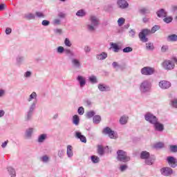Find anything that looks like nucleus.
Masks as SVG:
<instances>
[{
    "label": "nucleus",
    "mask_w": 177,
    "mask_h": 177,
    "mask_svg": "<svg viewBox=\"0 0 177 177\" xmlns=\"http://www.w3.org/2000/svg\"><path fill=\"white\" fill-rule=\"evenodd\" d=\"M158 30H160V26L158 25H155L151 30L149 29H143L138 35L140 40L141 42H147L149 39L146 36L150 34H154Z\"/></svg>",
    "instance_id": "f257e3e1"
},
{
    "label": "nucleus",
    "mask_w": 177,
    "mask_h": 177,
    "mask_svg": "<svg viewBox=\"0 0 177 177\" xmlns=\"http://www.w3.org/2000/svg\"><path fill=\"white\" fill-rule=\"evenodd\" d=\"M153 128L155 131L158 132H162L164 131V124L158 122V120H156V122L153 123Z\"/></svg>",
    "instance_id": "ddd939ff"
},
{
    "label": "nucleus",
    "mask_w": 177,
    "mask_h": 177,
    "mask_svg": "<svg viewBox=\"0 0 177 177\" xmlns=\"http://www.w3.org/2000/svg\"><path fill=\"white\" fill-rule=\"evenodd\" d=\"M64 44L66 46H68V47L71 46L72 45L71 41H70V39H68V38L65 39Z\"/></svg>",
    "instance_id": "13d9d810"
},
{
    "label": "nucleus",
    "mask_w": 177,
    "mask_h": 177,
    "mask_svg": "<svg viewBox=\"0 0 177 177\" xmlns=\"http://www.w3.org/2000/svg\"><path fill=\"white\" fill-rule=\"evenodd\" d=\"M71 64L75 68H81L82 64H81V61L77 58H73L71 59Z\"/></svg>",
    "instance_id": "2eb2a0df"
},
{
    "label": "nucleus",
    "mask_w": 177,
    "mask_h": 177,
    "mask_svg": "<svg viewBox=\"0 0 177 177\" xmlns=\"http://www.w3.org/2000/svg\"><path fill=\"white\" fill-rule=\"evenodd\" d=\"M8 171L9 172L11 177H16V170L13 167H8Z\"/></svg>",
    "instance_id": "c756f323"
},
{
    "label": "nucleus",
    "mask_w": 177,
    "mask_h": 177,
    "mask_svg": "<svg viewBox=\"0 0 177 177\" xmlns=\"http://www.w3.org/2000/svg\"><path fill=\"white\" fill-rule=\"evenodd\" d=\"M76 16H77V17H85V16H86V11H85V10H79L77 12H76Z\"/></svg>",
    "instance_id": "bb28decb"
},
{
    "label": "nucleus",
    "mask_w": 177,
    "mask_h": 177,
    "mask_svg": "<svg viewBox=\"0 0 177 177\" xmlns=\"http://www.w3.org/2000/svg\"><path fill=\"white\" fill-rule=\"evenodd\" d=\"M32 114H34L33 112H30L29 111H28L25 117V120L26 121H30V120H31V118H32Z\"/></svg>",
    "instance_id": "72a5a7b5"
},
{
    "label": "nucleus",
    "mask_w": 177,
    "mask_h": 177,
    "mask_svg": "<svg viewBox=\"0 0 177 177\" xmlns=\"http://www.w3.org/2000/svg\"><path fill=\"white\" fill-rule=\"evenodd\" d=\"M97 153L99 154V156H103V154H104V149L103 148V146H97Z\"/></svg>",
    "instance_id": "7c9ffc66"
},
{
    "label": "nucleus",
    "mask_w": 177,
    "mask_h": 177,
    "mask_svg": "<svg viewBox=\"0 0 177 177\" xmlns=\"http://www.w3.org/2000/svg\"><path fill=\"white\" fill-rule=\"evenodd\" d=\"M61 23H62V21L59 19H55L53 20V24L55 26H60Z\"/></svg>",
    "instance_id": "6e6d98bb"
},
{
    "label": "nucleus",
    "mask_w": 177,
    "mask_h": 177,
    "mask_svg": "<svg viewBox=\"0 0 177 177\" xmlns=\"http://www.w3.org/2000/svg\"><path fill=\"white\" fill-rule=\"evenodd\" d=\"M64 50H65L64 47L58 46L57 48V53L62 54V53H64Z\"/></svg>",
    "instance_id": "3c124183"
},
{
    "label": "nucleus",
    "mask_w": 177,
    "mask_h": 177,
    "mask_svg": "<svg viewBox=\"0 0 177 177\" xmlns=\"http://www.w3.org/2000/svg\"><path fill=\"white\" fill-rule=\"evenodd\" d=\"M36 106H37V101H35L30 106L28 111H30L31 113H34V110H35Z\"/></svg>",
    "instance_id": "473e14b6"
},
{
    "label": "nucleus",
    "mask_w": 177,
    "mask_h": 177,
    "mask_svg": "<svg viewBox=\"0 0 177 177\" xmlns=\"http://www.w3.org/2000/svg\"><path fill=\"white\" fill-rule=\"evenodd\" d=\"M118 5L121 9H125L128 8V6H129V4H128V2H127V0H118Z\"/></svg>",
    "instance_id": "dca6fc26"
},
{
    "label": "nucleus",
    "mask_w": 177,
    "mask_h": 177,
    "mask_svg": "<svg viewBox=\"0 0 177 177\" xmlns=\"http://www.w3.org/2000/svg\"><path fill=\"white\" fill-rule=\"evenodd\" d=\"M35 16L38 17L39 19H44L45 18V14L42 12H36Z\"/></svg>",
    "instance_id": "a19ab883"
},
{
    "label": "nucleus",
    "mask_w": 177,
    "mask_h": 177,
    "mask_svg": "<svg viewBox=\"0 0 177 177\" xmlns=\"http://www.w3.org/2000/svg\"><path fill=\"white\" fill-rule=\"evenodd\" d=\"M32 99H37V93L32 92L30 95L29 99H28V102H31V100H32Z\"/></svg>",
    "instance_id": "79ce46f5"
},
{
    "label": "nucleus",
    "mask_w": 177,
    "mask_h": 177,
    "mask_svg": "<svg viewBox=\"0 0 177 177\" xmlns=\"http://www.w3.org/2000/svg\"><path fill=\"white\" fill-rule=\"evenodd\" d=\"M117 160L118 161H121V162H128V161H131V158L125 151L120 149L117 151Z\"/></svg>",
    "instance_id": "7ed1b4c3"
},
{
    "label": "nucleus",
    "mask_w": 177,
    "mask_h": 177,
    "mask_svg": "<svg viewBox=\"0 0 177 177\" xmlns=\"http://www.w3.org/2000/svg\"><path fill=\"white\" fill-rule=\"evenodd\" d=\"M41 161H42V162H48V161H49V156H48L46 155L43 156L41 158Z\"/></svg>",
    "instance_id": "8fccbe9b"
},
{
    "label": "nucleus",
    "mask_w": 177,
    "mask_h": 177,
    "mask_svg": "<svg viewBox=\"0 0 177 177\" xmlns=\"http://www.w3.org/2000/svg\"><path fill=\"white\" fill-rule=\"evenodd\" d=\"M151 89V83L149 80L143 81L140 86V91L142 93H147V92H150Z\"/></svg>",
    "instance_id": "39448f33"
},
{
    "label": "nucleus",
    "mask_w": 177,
    "mask_h": 177,
    "mask_svg": "<svg viewBox=\"0 0 177 177\" xmlns=\"http://www.w3.org/2000/svg\"><path fill=\"white\" fill-rule=\"evenodd\" d=\"M25 19H27V20H34L35 19V15L32 13H28L25 15Z\"/></svg>",
    "instance_id": "2f4dec72"
},
{
    "label": "nucleus",
    "mask_w": 177,
    "mask_h": 177,
    "mask_svg": "<svg viewBox=\"0 0 177 177\" xmlns=\"http://www.w3.org/2000/svg\"><path fill=\"white\" fill-rule=\"evenodd\" d=\"M112 66L113 67V68H120V70H124V68H122V66H121L120 64H118V62H114L112 63Z\"/></svg>",
    "instance_id": "37998d69"
},
{
    "label": "nucleus",
    "mask_w": 177,
    "mask_h": 177,
    "mask_svg": "<svg viewBox=\"0 0 177 177\" xmlns=\"http://www.w3.org/2000/svg\"><path fill=\"white\" fill-rule=\"evenodd\" d=\"M128 169V165H122L120 167V170L121 172H124V171H126Z\"/></svg>",
    "instance_id": "5fc2aeb1"
},
{
    "label": "nucleus",
    "mask_w": 177,
    "mask_h": 177,
    "mask_svg": "<svg viewBox=\"0 0 177 177\" xmlns=\"http://www.w3.org/2000/svg\"><path fill=\"white\" fill-rule=\"evenodd\" d=\"M146 48L148 50H153V49H154V46L151 43H147Z\"/></svg>",
    "instance_id": "49530a36"
},
{
    "label": "nucleus",
    "mask_w": 177,
    "mask_h": 177,
    "mask_svg": "<svg viewBox=\"0 0 177 177\" xmlns=\"http://www.w3.org/2000/svg\"><path fill=\"white\" fill-rule=\"evenodd\" d=\"M91 50H92V48H91V46H84L85 53H91Z\"/></svg>",
    "instance_id": "bf43d9fd"
},
{
    "label": "nucleus",
    "mask_w": 177,
    "mask_h": 177,
    "mask_svg": "<svg viewBox=\"0 0 177 177\" xmlns=\"http://www.w3.org/2000/svg\"><path fill=\"white\" fill-rule=\"evenodd\" d=\"M159 86L161 89H168V88H171V82L166 80H162L159 82Z\"/></svg>",
    "instance_id": "f8f14e48"
},
{
    "label": "nucleus",
    "mask_w": 177,
    "mask_h": 177,
    "mask_svg": "<svg viewBox=\"0 0 177 177\" xmlns=\"http://www.w3.org/2000/svg\"><path fill=\"white\" fill-rule=\"evenodd\" d=\"M98 89L101 92H109V91H110V86L104 85V84H99Z\"/></svg>",
    "instance_id": "412c9836"
},
{
    "label": "nucleus",
    "mask_w": 177,
    "mask_h": 177,
    "mask_svg": "<svg viewBox=\"0 0 177 177\" xmlns=\"http://www.w3.org/2000/svg\"><path fill=\"white\" fill-rule=\"evenodd\" d=\"M73 124L75 125L80 124V117L77 115H74L73 117Z\"/></svg>",
    "instance_id": "c85d7f7f"
},
{
    "label": "nucleus",
    "mask_w": 177,
    "mask_h": 177,
    "mask_svg": "<svg viewBox=\"0 0 177 177\" xmlns=\"http://www.w3.org/2000/svg\"><path fill=\"white\" fill-rule=\"evenodd\" d=\"M160 172L164 176H170L174 171L171 167H163L160 169Z\"/></svg>",
    "instance_id": "9b49d317"
},
{
    "label": "nucleus",
    "mask_w": 177,
    "mask_h": 177,
    "mask_svg": "<svg viewBox=\"0 0 177 177\" xmlns=\"http://www.w3.org/2000/svg\"><path fill=\"white\" fill-rule=\"evenodd\" d=\"M93 121L94 124H100L102 121V118L99 115H96L93 117Z\"/></svg>",
    "instance_id": "cd10ccee"
},
{
    "label": "nucleus",
    "mask_w": 177,
    "mask_h": 177,
    "mask_svg": "<svg viewBox=\"0 0 177 177\" xmlns=\"http://www.w3.org/2000/svg\"><path fill=\"white\" fill-rule=\"evenodd\" d=\"M88 81H90L91 84L97 83V79H96V76H93V75L88 77Z\"/></svg>",
    "instance_id": "f704fd0d"
},
{
    "label": "nucleus",
    "mask_w": 177,
    "mask_h": 177,
    "mask_svg": "<svg viewBox=\"0 0 177 177\" xmlns=\"http://www.w3.org/2000/svg\"><path fill=\"white\" fill-rule=\"evenodd\" d=\"M58 17L60 19H64L66 17V14L64 12H59L58 13Z\"/></svg>",
    "instance_id": "0e129e2a"
},
{
    "label": "nucleus",
    "mask_w": 177,
    "mask_h": 177,
    "mask_svg": "<svg viewBox=\"0 0 177 177\" xmlns=\"http://www.w3.org/2000/svg\"><path fill=\"white\" fill-rule=\"evenodd\" d=\"M174 19L172 18V17H165L164 19H163V21L165 23H167V24H169V23H171L172 22V20Z\"/></svg>",
    "instance_id": "4c0bfd02"
},
{
    "label": "nucleus",
    "mask_w": 177,
    "mask_h": 177,
    "mask_svg": "<svg viewBox=\"0 0 177 177\" xmlns=\"http://www.w3.org/2000/svg\"><path fill=\"white\" fill-rule=\"evenodd\" d=\"M158 17H167V12H165V10L160 9L157 12Z\"/></svg>",
    "instance_id": "393cba45"
},
{
    "label": "nucleus",
    "mask_w": 177,
    "mask_h": 177,
    "mask_svg": "<svg viewBox=\"0 0 177 177\" xmlns=\"http://www.w3.org/2000/svg\"><path fill=\"white\" fill-rule=\"evenodd\" d=\"M170 151H172V153H176L177 151V145H170Z\"/></svg>",
    "instance_id": "864d4df0"
},
{
    "label": "nucleus",
    "mask_w": 177,
    "mask_h": 177,
    "mask_svg": "<svg viewBox=\"0 0 177 177\" xmlns=\"http://www.w3.org/2000/svg\"><path fill=\"white\" fill-rule=\"evenodd\" d=\"M64 53H65V55H66L67 56H74V53H73V51H71V50L70 49L66 48L64 50Z\"/></svg>",
    "instance_id": "ea45409f"
},
{
    "label": "nucleus",
    "mask_w": 177,
    "mask_h": 177,
    "mask_svg": "<svg viewBox=\"0 0 177 177\" xmlns=\"http://www.w3.org/2000/svg\"><path fill=\"white\" fill-rule=\"evenodd\" d=\"M154 71V68L150 66H145L140 70L142 75H153Z\"/></svg>",
    "instance_id": "0eeeda50"
},
{
    "label": "nucleus",
    "mask_w": 177,
    "mask_h": 177,
    "mask_svg": "<svg viewBox=\"0 0 177 177\" xmlns=\"http://www.w3.org/2000/svg\"><path fill=\"white\" fill-rule=\"evenodd\" d=\"M34 132V128H29L26 129L25 133V136L27 139H30L31 136H32V133Z\"/></svg>",
    "instance_id": "4be33fe9"
},
{
    "label": "nucleus",
    "mask_w": 177,
    "mask_h": 177,
    "mask_svg": "<svg viewBox=\"0 0 177 177\" xmlns=\"http://www.w3.org/2000/svg\"><path fill=\"white\" fill-rule=\"evenodd\" d=\"M110 45L111 48L113 49L115 53H118V52H120V46H118V44L115 43H111Z\"/></svg>",
    "instance_id": "b1692460"
},
{
    "label": "nucleus",
    "mask_w": 177,
    "mask_h": 177,
    "mask_svg": "<svg viewBox=\"0 0 177 177\" xmlns=\"http://www.w3.org/2000/svg\"><path fill=\"white\" fill-rule=\"evenodd\" d=\"M171 105L175 109H177V99L171 100Z\"/></svg>",
    "instance_id": "4d7b16f0"
},
{
    "label": "nucleus",
    "mask_w": 177,
    "mask_h": 177,
    "mask_svg": "<svg viewBox=\"0 0 177 177\" xmlns=\"http://www.w3.org/2000/svg\"><path fill=\"white\" fill-rule=\"evenodd\" d=\"M107 53L106 52H102L100 54H97L96 55V59L97 60H106V59H107Z\"/></svg>",
    "instance_id": "6ab92c4d"
},
{
    "label": "nucleus",
    "mask_w": 177,
    "mask_h": 177,
    "mask_svg": "<svg viewBox=\"0 0 177 177\" xmlns=\"http://www.w3.org/2000/svg\"><path fill=\"white\" fill-rule=\"evenodd\" d=\"M102 133L104 135H109L110 139H117L118 138L117 133L114 132V131L111 130L110 127L104 128L102 131Z\"/></svg>",
    "instance_id": "423d86ee"
},
{
    "label": "nucleus",
    "mask_w": 177,
    "mask_h": 177,
    "mask_svg": "<svg viewBox=\"0 0 177 177\" xmlns=\"http://www.w3.org/2000/svg\"><path fill=\"white\" fill-rule=\"evenodd\" d=\"M138 12L140 15L145 16V15H149V13H150V9H149L147 7L140 8L138 9Z\"/></svg>",
    "instance_id": "a211bd4d"
},
{
    "label": "nucleus",
    "mask_w": 177,
    "mask_h": 177,
    "mask_svg": "<svg viewBox=\"0 0 177 177\" xmlns=\"http://www.w3.org/2000/svg\"><path fill=\"white\" fill-rule=\"evenodd\" d=\"M91 161L94 164H97V162H99L100 161V158H99V157H97L96 156H91Z\"/></svg>",
    "instance_id": "c9c22d12"
},
{
    "label": "nucleus",
    "mask_w": 177,
    "mask_h": 177,
    "mask_svg": "<svg viewBox=\"0 0 177 177\" xmlns=\"http://www.w3.org/2000/svg\"><path fill=\"white\" fill-rule=\"evenodd\" d=\"M167 162L171 168H175L177 166L176 159L172 156L167 157Z\"/></svg>",
    "instance_id": "4468645a"
},
{
    "label": "nucleus",
    "mask_w": 177,
    "mask_h": 177,
    "mask_svg": "<svg viewBox=\"0 0 177 177\" xmlns=\"http://www.w3.org/2000/svg\"><path fill=\"white\" fill-rule=\"evenodd\" d=\"M156 149H162L164 147V142H158L155 145Z\"/></svg>",
    "instance_id": "603ef678"
},
{
    "label": "nucleus",
    "mask_w": 177,
    "mask_h": 177,
    "mask_svg": "<svg viewBox=\"0 0 177 177\" xmlns=\"http://www.w3.org/2000/svg\"><path fill=\"white\" fill-rule=\"evenodd\" d=\"M124 23H125V19L121 17L118 20V24L120 27H121V26H122L124 24Z\"/></svg>",
    "instance_id": "09e8293b"
},
{
    "label": "nucleus",
    "mask_w": 177,
    "mask_h": 177,
    "mask_svg": "<svg viewBox=\"0 0 177 177\" xmlns=\"http://www.w3.org/2000/svg\"><path fill=\"white\" fill-rule=\"evenodd\" d=\"M46 139H48V134L42 133L38 136L37 142L38 143H44Z\"/></svg>",
    "instance_id": "aec40b11"
},
{
    "label": "nucleus",
    "mask_w": 177,
    "mask_h": 177,
    "mask_svg": "<svg viewBox=\"0 0 177 177\" xmlns=\"http://www.w3.org/2000/svg\"><path fill=\"white\" fill-rule=\"evenodd\" d=\"M24 77L25 78H30V77H31V72L30 71H26L25 73H24Z\"/></svg>",
    "instance_id": "e2e57ef3"
},
{
    "label": "nucleus",
    "mask_w": 177,
    "mask_h": 177,
    "mask_svg": "<svg viewBox=\"0 0 177 177\" xmlns=\"http://www.w3.org/2000/svg\"><path fill=\"white\" fill-rule=\"evenodd\" d=\"M95 111H90L86 113V117L87 118H92V117L95 116Z\"/></svg>",
    "instance_id": "e433bc0d"
},
{
    "label": "nucleus",
    "mask_w": 177,
    "mask_h": 177,
    "mask_svg": "<svg viewBox=\"0 0 177 177\" xmlns=\"http://www.w3.org/2000/svg\"><path fill=\"white\" fill-rule=\"evenodd\" d=\"M76 81H77L80 85V88H81V89H82V88H84L85 85H86V77L81 75H77V77H76Z\"/></svg>",
    "instance_id": "9d476101"
},
{
    "label": "nucleus",
    "mask_w": 177,
    "mask_h": 177,
    "mask_svg": "<svg viewBox=\"0 0 177 177\" xmlns=\"http://www.w3.org/2000/svg\"><path fill=\"white\" fill-rule=\"evenodd\" d=\"M132 50H133V49L131 47H126L124 48H123L122 51L124 53H129V52H132Z\"/></svg>",
    "instance_id": "de8ad7c7"
},
{
    "label": "nucleus",
    "mask_w": 177,
    "mask_h": 177,
    "mask_svg": "<svg viewBox=\"0 0 177 177\" xmlns=\"http://www.w3.org/2000/svg\"><path fill=\"white\" fill-rule=\"evenodd\" d=\"M129 34H130L129 36L132 37V38H133V37H135V30H131L129 32Z\"/></svg>",
    "instance_id": "774afa93"
},
{
    "label": "nucleus",
    "mask_w": 177,
    "mask_h": 177,
    "mask_svg": "<svg viewBox=\"0 0 177 177\" xmlns=\"http://www.w3.org/2000/svg\"><path fill=\"white\" fill-rule=\"evenodd\" d=\"M129 118L127 115L121 116V118H120V120H119L120 124H121V125H126V124H127V122H128Z\"/></svg>",
    "instance_id": "5701e85b"
},
{
    "label": "nucleus",
    "mask_w": 177,
    "mask_h": 177,
    "mask_svg": "<svg viewBox=\"0 0 177 177\" xmlns=\"http://www.w3.org/2000/svg\"><path fill=\"white\" fill-rule=\"evenodd\" d=\"M66 154L69 158H71V157H73V147L71 145L67 146Z\"/></svg>",
    "instance_id": "a878e982"
},
{
    "label": "nucleus",
    "mask_w": 177,
    "mask_h": 177,
    "mask_svg": "<svg viewBox=\"0 0 177 177\" xmlns=\"http://www.w3.org/2000/svg\"><path fill=\"white\" fill-rule=\"evenodd\" d=\"M42 26H44V27H46L49 24H50V22L48 20H43L41 22Z\"/></svg>",
    "instance_id": "680f3d73"
},
{
    "label": "nucleus",
    "mask_w": 177,
    "mask_h": 177,
    "mask_svg": "<svg viewBox=\"0 0 177 177\" xmlns=\"http://www.w3.org/2000/svg\"><path fill=\"white\" fill-rule=\"evenodd\" d=\"M168 50V46H162L161 48V52H167Z\"/></svg>",
    "instance_id": "69168bd1"
},
{
    "label": "nucleus",
    "mask_w": 177,
    "mask_h": 177,
    "mask_svg": "<svg viewBox=\"0 0 177 177\" xmlns=\"http://www.w3.org/2000/svg\"><path fill=\"white\" fill-rule=\"evenodd\" d=\"M75 138L77 139H80L83 143H86V137L81 133V132L76 131L75 132Z\"/></svg>",
    "instance_id": "f3484780"
},
{
    "label": "nucleus",
    "mask_w": 177,
    "mask_h": 177,
    "mask_svg": "<svg viewBox=\"0 0 177 177\" xmlns=\"http://www.w3.org/2000/svg\"><path fill=\"white\" fill-rule=\"evenodd\" d=\"M89 21L90 24L87 25V30H88V31H95L96 27H97L100 23L99 18L95 15H91Z\"/></svg>",
    "instance_id": "f03ea898"
},
{
    "label": "nucleus",
    "mask_w": 177,
    "mask_h": 177,
    "mask_svg": "<svg viewBox=\"0 0 177 177\" xmlns=\"http://www.w3.org/2000/svg\"><path fill=\"white\" fill-rule=\"evenodd\" d=\"M77 113L80 115H84V113H85V109H84V107L80 106L77 109Z\"/></svg>",
    "instance_id": "a18cd8bd"
},
{
    "label": "nucleus",
    "mask_w": 177,
    "mask_h": 177,
    "mask_svg": "<svg viewBox=\"0 0 177 177\" xmlns=\"http://www.w3.org/2000/svg\"><path fill=\"white\" fill-rule=\"evenodd\" d=\"M58 156L59 157V158H63V157H64V151L59 150L58 151Z\"/></svg>",
    "instance_id": "052dcab7"
},
{
    "label": "nucleus",
    "mask_w": 177,
    "mask_h": 177,
    "mask_svg": "<svg viewBox=\"0 0 177 177\" xmlns=\"http://www.w3.org/2000/svg\"><path fill=\"white\" fill-rule=\"evenodd\" d=\"M8 143H9V140H6L4 142H3L1 144L2 149H5V147H6V146H8Z\"/></svg>",
    "instance_id": "338daca9"
},
{
    "label": "nucleus",
    "mask_w": 177,
    "mask_h": 177,
    "mask_svg": "<svg viewBox=\"0 0 177 177\" xmlns=\"http://www.w3.org/2000/svg\"><path fill=\"white\" fill-rule=\"evenodd\" d=\"M23 62H24V57L18 56L17 57V64H21V63H23Z\"/></svg>",
    "instance_id": "c03bdc74"
},
{
    "label": "nucleus",
    "mask_w": 177,
    "mask_h": 177,
    "mask_svg": "<svg viewBox=\"0 0 177 177\" xmlns=\"http://www.w3.org/2000/svg\"><path fill=\"white\" fill-rule=\"evenodd\" d=\"M145 118L146 121H148V122H150V124H155L156 121L158 120L157 119V117H156L154 115L150 113H147L145 115Z\"/></svg>",
    "instance_id": "1a4fd4ad"
},
{
    "label": "nucleus",
    "mask_w": 177,
    "mask_h": 177,
    "mask_svg": "<svg viewBox=\"0 0 177 177\" xmlns=\"http://www.w3.org/2000/svg\"><path fill=\"white\" fill-rule=\"evenodd\" d=\"M162 67L165 70H174L175 68V63L171 60H165L162 63Z\"/></svg>",
    "instance_id": "6e6552de"
},
{
    "label": "nucleus",
    "mask_w": 177,
    "mask_h": 177,
    "mask_svg": "<svg viewBox=\"0 0 177 177\" xmlns=\"http://www.w3.org/2000/svg\"><path fill=\"white\" fill-rule=\"evenodd\" d=\"M140 158H142V160H145V164H147V165H153V161H154V159L150 157V153L147 151H143L141 152Z\"/></svg>",
    "instance_id": "20e7f679"
},
{
    "label": "nucleus",
    "mask_w": 177,
    "mask_h": 177,
    "mask_svg": "<svg viewBox=\"0 0 177 177\" xmlns=\"http://www.w3.org/2000/svg\"><path fill=\"white\" fill-rule=\"evenodd\" d=\"M169 41H171V42H175L177 41V35H171L168 37Z\"/></svg>",
    "instance_id": "58836bf2"
}]
</instances>
